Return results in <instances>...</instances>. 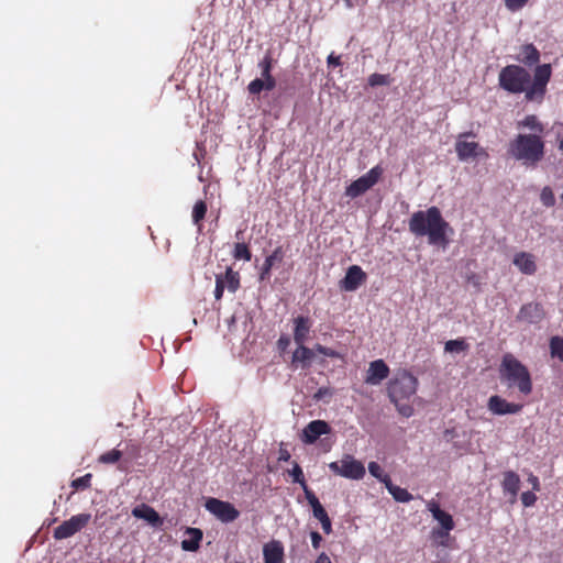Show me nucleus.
<instances>
[{"mask_svg": "<svg viewBox=\"0 0 563 563\" xmlns=\"http://www.w3.org/2000/svg\"><path fill=\"white\" fill-rule=\"evenodd\" d=\"M552 76L550 64L538 65L531 81L530 73L519 65H507L499 71L498 84L509 93L525 92L527 101L541 103L547 93V86Z\"/></svg>", "mask_w": 563, "mask_h": 563, "instance_id": "obj_1", "label": "nucleus"}, {"mask_svg": "<svg viewBox=\"0 0 563 563\" xmlns=\"http://www.w3.org/2000/svg\"><path fill=\"white\" fill-rule=\"evenodd\" d=\"M517 134L508 144V154L525 166H537L545 155V126L536 114H528L517 122Z\"/></svg>", "mask_w": 563, "mask_h": 563, "instance_id": "obj_2", "label": "nucleus"}, {"mask_svg": "<svg viewBox=\"0 0 563 563\" xmlns=\"http://www.w3.org/2000/svg\"><path fill=\"white\" fill-rule=\"evenodd\" d=\"M408 227L413 235L427 236L429 244L443 249L450 243L449 234L453 233L452 227L435 206L428 208L426 211L413 212Z\"/></svg>", "mask_w": 563, "mask_h": 563, "instance_id": "obj_3", "label": "nucleus"}, {"mask_svg": "<svg viewBox=\"0 0 563 563\" xmlns=\"http://www.w3.org/2000/svg\"><path fill=\"white\" fill-rule=\"evenodd\" d=\"M500 377L509 387L516 386L523 395L532 391V379L529 369L512 354H505L500 364Z\"/></svg>", "mask_w": 563, "mask_h": 563, "instance_id": "obj_4", "label": "nucleus"}, {"mask_svg": "<svg viewBox=\"0 0 563 563\" xmlns=\"http://www.w3.org/2000/svg\"><path fill=\"white\" fill-rule=\"evenodd\" d=\"M418 379L410 372L404 369L391 378L387 386V394L391 402L408 400L417 391Z\"/></svg>", "mask_w": 563, "mask_h": 563, "instance_id": "obj_5", "label": "nucleus"}, {"mask_svg": "<svg viewBox=\"0 0 563 563\" xmlns=\"http://www.w3.org/2000/svg\"><path fill=\"white\" fill-rule=\"evenodd\" d=\"M329 468L335 475L350 479H362L365 475L363 463L355 460L352 455H344L342 460L331 462Z\"/></svg>", "mask_w": 563, "mask_h": 563, "instance_id": "obj_6", "label": "nucleus"}, {"mask_svg": "<svg viewBox=\"0 0 563 563\" xmlns=\"http://www.w3.org/2000/svg\"><path fill=\"white\" fill-rule=\"evenodd\" d=\"M382 175H383V168L379 165L374 166L366 174H364L356 180L352 181L345 188V196H347L352 199L362 196L368 189H371L374 185L377 184V181L379 180Z\"/></svg>", "mask_w": 563, "mask_h": 563, "instance_id": "obj_7", "label": "nucleus"}, {"mask_svg": "<svg viewBox=\"0 0 563 563\" xmlns=\"http://www.w3.org/2000/svg\"><path fill=\"white\" fill-rule=\"evenodd\" d=\"M91 520L90 514H78L63 521L53 531L55 540H64L81 531Z\"/></svg>", "mask_w": 563, "mask_h": 563, "instance_id": "obj_8", "label": "nucleus"}, {"mask_svg": "<svg viewBox=\"0 0 563 563\" xmlns=\"http://www.w3.org/2000/svg\"><path fill=\"white\" fill-rule=\"evenodd\" d=\"M205 507L223 523L233 522L240 517V511L231 503L214 497L208 498Z\"/></svg>", "mask_w": 563, "mask_h": 563, "instance_id": "obj_9", "label": "nucleus"}, {"mask_svg": "<svg viewBox=\"0 0 563 563\" xmlns=\"http://www.w3.org/2000/svg\"><path fill=\"white\" fill-rule=\"evenodd\" d=\"M473 136L472 132L461 133L455 143V152L460 161H468L478 156H487V152L477 142L466 141L465 139Z\"/></svg>", "mask_w": 563, "mask_h": 563, "instance_id": "obj_10", "label": "nucleus"}, {"mask_svg": "<svg viewBox=\"0 0 563 563\" xmlns=\"http://www.w3.org/2000/svg\"><path fill=\"white\" fill-rule=\"evenodd\" d=\"M305 497L312 509L313 517L320 521L323 532L330 534L332 532V522L318 497L313 492H306Z\"/></svg>", "mask_w": 563, "mask_h": 563, "instance_id": "obj_11", "label": "nucleus"}, {"mask_svg": "<svg viewBox=\"0 0 563 563\" xmlns=\"http://www.w3.org/2000/svg\"><path fill=\"white\" fill-rule=\"evenodd\" d=\"M487 407L494 415L504 416L518 413L521 411L523 406L520 404L509 402L500 396L494 395L489 397Z\"/></svg>", "mask_w": 563, "mask_h": 563, "instance_id": "obj_12", "label": "nucleus"}, {"mask_svg": "<svg viewBox=\"0 0 563 563\" xmlns=\"http://www.w3.org/2000/svg\"><path fill=\"white\" fill-rule=\"evenodd\" d=\"M331 428L324 420H313L302 430L301 440L307 444L314 443L321 435L329 434Z\"/></svg>", "mask_w": 563, "mask_h": 563, "instance_id": "obj_13", "label": "nucleus"}, {"mask_svg": "<svg viewBox=\"0 0 563 563\" xmlns=\"http://www.w3.org/2000/svg\"><path fill=\"white\" fill-rule=\"evenodd\" d=\"M545 316L544 309L539 302H528L523 305L518 314L517 320L527 323H538Z\"/></svg>", "mask_w": 563, "mask_h": 563, "instance_id": "obj_14", "label": "nucleus"}, {"mask_svg": "<svg viewBox=\"0 0 563 563\" xmlns=\"http://www.w3.org/2000/svg\"><path fill=\"white\" fill-rule=\"evenodd\" d=\"M365 272L358 265L347 268L345 277L341 282V288L346 291L356 290L366 280Z\"/></svg>", "mask_w": 563, "mask_h": 563, "instance_id": "obj_15", "label": "nucleus"}, {"mask_svg": "<svg viewBox=\"0 0 563 563\" xmlns=\"http://www.w3.org/2000/svg\"><path fill=\"white\" fill-rule=\"evenodd\" d=\"M389 367L383 360H376L369 363L365 383L378 385L389 375Z\"/></svg>", "mask_w": 563, "mask_h": 563, "instance_id": "obj_16", "label": "nucleus"}, {"mask_svg": "<svg viewBox=\"0 0 563 563\" xmlns=\"http://www.w3.org/2000/svg\"><path fill=\"white\" fill-rule=\"evenodd\" d=\"M132 516L137 519H144L152 527H161L163 525V519L159 514L147 504L137 505L132 509Z\"/></svg>", "mask_w": 563, "mask_h": 563, "instance_id": "obj_17", "label": "nucleus"}, {"mask_svg": "<svg viewBox=\"0 0 563 563\" xmlns=\"http://www.w3.org/2000/svg\"><path fill=\"white\" fill-rule=\"evenodd\" d=\"M427 509L432 514V517L440 523L441 529L453 530L454 529V520L452 516L442 510L440 505L434 499H431L427 503Z\"/></svg>", "mask_w": 563, "mask_h": 563, "instance_id": "obj_18", "label": "nucleus"}, {"mask_svg": "<svg viewBox=\"0 0 563 563\" xmlns=\"http://www.w3.org/2000/svg\"><path fill=\"white\" fill-rule=\"evenodd\" d=\"M298 347L294 351L291 356V364L295 368H308L312 358L314 357V349H309L305 343L297 344Z\"/></svg>", "mask_w": 563, "mask_h": 563, "instance_id": "obj_19", "label": "nucleus"}, {"mask_svg": "<svg viewBox=\"0 0 563 563\" xmlns=\"http://www.w3.org/2000/svg\"><path fill=\"white\" fill-rule=\"evenodd\" d=\"M512 263L526 275H533L537 272L536 257L531 253L519 252L515 254Z\"/></svg>", "mask_w": 563, "mask_h": 563, "instance_id": "obj_20", "label": "nucleus"}, {"mask_svg": "<svg viewBox=\"0 0 563 563\" xmlns=\"http://www.w3.org/2000/svg\"><path fill=\"white\" fill-rule=\"evenodd\" d=\"M264 563H282L284 560V547L280 541L272 540L263 548Z\"/></svg>", "mask_w": 563, "mask_h": 563, "instance_id": "obj_21", "label": "nucleus"}, {"mask_svg": "<svg viewBox=\"0 0 563 563\" xmlns=\"http://www.w3.org/2000/svg\"><path fill=\"white\" fill-rule=\"evenodd\" d=\"M285 256V252L283 250V246H277L271 255H268L260 272V280H266L271 277V271L272 268L278 264L282 263Z\"/></svg>", "mask_w": 563, "mask_h": 563, "instance_id": "obj_22", "label": "nucleus"}, {"mask_svg": "<svg viewBox=\"0 0 563 563\" xmlns=\"http://www.w3.org/2000/svg\"><path fill=\"white\" fill-rule=\"evenodd\" d=\"M311 329V321L308 317L298 316L294 319V341L296 344L305 343Z\"/></svg>", "mask_w": 563, "mask_h": 563, "instance_id": "obj_23", "label": "nucleus"}, {"mask_svg": "<svg viewBox=\"0 0 563 563\" xmlns=\"http://www.w3.org/2000/svg\"><path fill=\"white\" fill-rule=\"evenodd\" d=\"M516 59L525 66L531 67L539 63L540 52L533 44H525L520 47Z\"/></svg>", "mask_w": 563, "mask_h": 563, "instance_id": "obj_24", "label": "nucleus"}, {"mask_svg": "<svg viewBox=\"0 0 563 563\" xmlns=\"http://www.w3.org/2000/svg\"><path fill=\"white\" fill-rule=\"evenodd\" d=\"M501 486L505 493L511 495L515 499L518 495L520 488V477L514 471H507L504 473V479L501 482Z\"/></svg>", "mask_w": 563, "mask_h": 563, "instance_id": "obj_25", "label": "nucleus"}, {"mask_svg": "<svg viewBox=\"0 0 563 563\" xmlns=\"http://www.w3.org/2000/svg\"><path fill=\"white\" fill-rule=\"evenodd\" d=\"M216 278L222 279V285H224V289H228L230 292H235L240 288V274L232 269V267H227L224 274H218Z\"/></svg>", "mask_w": 563, "mask_h": 563, "instance_id": "obj_26", "label": "nucleus"}, {"mask_svg": "<svg viewBox=\"0 0 563 563\" xmlns=\"http://www.w3.org/2000/svg\"><path fill=\"white\" fill-rule=\"evenodd\" d=\"M186 533L191 538L181 541V549L189 552L197 551L203 537L202 531L198 528H187Z\"/></svg>", "mask_w": 563, "mask_h": 563, "instance_id": "obj_27", "label": "nucleus"}, {"mask_svg": "<svg viewBox=\"0 0 563 563\" xmlns=\"http://www.w3.org/2000/svg\"><path fill=\"white\" fill-rule=\"evenodd\" d=\"M385 487L393 496V498L398 503H409L413 498L406 488L394 485L391 481L386 483Z\"/></svg>", "mask_w": 563, "mask_h": 563, "instance_id": "obj_28", "label": "nucleus"}, {"mask_svg": "<svg viewBox=\"0 0 563 563\" xmlns=\"http://www.w3.org/2000/svg\"><path fill=\"white\" fill-rule=\"evenodd\" d=\"M207 211H208V207H207L206 201L198 200L194 205L192 213H191L192 222L198 227L199 230L202 227V220L205 219Z\"/></svg>", "mask_w": 563, "mask_h": 563, "instance_id": "obj_29", "label": "nucleus"}, {"mask_svg": "<svg viewBox=\"0 0 563 563\" xmlns=\"http://www.w3.org/2000/svg\"><path fill=\"white\" fill-rule=\"evenodd\" d=\"M232 255L236 261L243 260L245 262H250L252 258V252L249 245L244 242H238L234 244Z\"/></svg>", "mask_w": 563, "mask_h": 563, "instance_id": "obj_30", "label": "nucleus"}, {"mask_svg": "<svg viewBox=\"0 0 563 563\" xmlns=\"http://www.w3.org/2000/svg\"><path fill=\"white\" fill-rule=\"evenodd\" d=\"M288 473L292 477L294 483H298L301 486L305 494H306V492H312L308 487L306 479H305L302 468L300 467V465L298 463L295 462L292 468Z\"/></svg>", "mask_w": 563, "mask_h": 563, "instance_id": "obj_31", "label": "nucleus"}, {"mask_svg": "<svg viewBox=\"0 0 563 563\" xmlns=\"http://www.w3.org/2000/svg\"><path fill=\"white\" fill-rule=\"evenodd\" d=\"M368 472L372 476L377 478L384 485H386V483L391 481L390 476L388 474L384 473L383 468L380 467V465L377 462H369Z\"/></svg>", "mask_w": 563, "mask_h": 563, "instance_id": "obj_32", "label": "nucleus"}, {"mask_svg": "<svg viewBox=\"0 0 563 563\" xmlns=\"http://www.w3.org/2000/svg\"><path fill=\"white\" fill-rule=\"evenodd\" d=\"M468 349V344L464 339L450 340L445 343L444 350L445 352H464Z\"/></svg>", "mask_w": 563, "mask_h": 563, "instance_id": "obj_33", "label": "nucleus"}, {"mask_svg": "<svg viewBox=\"0 0 563 563\" xmlns=\"http://www.w3.org/2000/svg\"><path fill=\"white\" fill-rule=\"evenodd\" d=\"M367 80H368V85L371 87H377V86L390 85L393 81V78L390 77V75L375 73V74H372Z\"/></svg>", "mask_w": 563, "mask_h": 563, "instance_id": "obj_34", "label": "nucleus"}, {"mask_svg": "<svg viewBox=\"0 0 563 563\" xmlns=\"http://www.w3.org/2000/svg\"><path fill=\"white\" fill-rule=\"evenodd\" d=\"M122 457V452L120 450L113 449L103 454H101L98 461L102 464H114L120 461Z\"/></svg>", "mask_w": 563, "mask_h": 563, "instance_id": "obj_35", "label": "nucleus"}, {"mask_svg": "<svg viewBox=\"0 0 563 563\" xmlns=\"http://www.w3.org/2000/svg\"><path fill=\"white\" fill-rule=\"evenodd\" d=\"M92 475L90 473L85 474L78 478L71 481L70 486L76 490H84L90 487Z\"/></svg>", "mask_w": 563, "mask_h": 563, "instance_id": "obj_36", "label": "nucleus"}, {"mask_svg": "<svg viewBox=\"0 0 563 563\" xmlns=\"http://www.w3.org/2000/svg\"><path fill=\"white\" fill-rule=\"evenodd\" d=\"M552 356H556L563 362V338L554 336L550 341Z\"/></svg>", "mask_w": 563, "mask_h": 563, "instance_id": "obj_37", "label": "nucleus"}, {"mask_svg": "<svg viewBox=\"0 0 563 563\" xmlns=\"http://www.w3.org/2000/svg\"><path fill=\"white\" fill-rule=\"evenodd\" d=\"M273 62V57L269 54H266L264 58L258 63L262 78L272 76Z\"/></svg>", "mask_w": 563, "mask_h": 563, "instance_id": "obj_38", "label": "nucleus"}, {"mask_svg": "<svg viewBox=\"0 0 563 563\" xmlns=\"http://www.w3.org/2000/svg\"><path fill=\"white\" fill-rule=\"evenodd\" d=\"M540 200H541L542 205L548 208L553 207L555 205V197H554V194H553V190L551 189V187H549V186L543 187V189L541 190V194H540Z\"/></svg>", "mask_w": 563, "mask_h": 563, "instance_id": "obj_39", "label": "nucleus"}, {"mask_svg": "<svg viewBox=\"0 0 563 563\" xmlns=\"http://www.w3.org/2000/svg\"><path fill=\"white\" fill-rule=\"evenodd\" d=\"M314 351L319 354H322L327 357H331V358H342V355L341 353H339L338 351L331 349V347H328V346H324V345H321V344H316L314 345Z\"/></svg>", "mask_w": 563, "mask_h": 563, "instance_id": "obj_40", "label": "nucleus"}, {"mask_svg": "<svg viewBox=\"0 0 563 563\" xmlns=\"http://www.w3.org/2000/svg\"><path fill=\"white\" fill-rule=\"evenodd\" d=\"M450 531L451 530H445V529H433L431 532V536L434 540H437V539L440 540V543H439L440 545L448 547V539L450 536Z\"/></svg>", "mask_w": 563, "mask_h": 563, "instance_id": "obj_41", "label": "nucleus"}, {"mask_svg": "<svg viewBox=\"0 0 563 563\" xmlns=\"http://www.w3.org/2000/svg\"><path fill=\"white\" fill-rule=\"evenodd\" d=\"M247 90L251 95H260L262 90H265L263 78L252 80L247 86Z\"/></svg>", "mask_w": 563, "mask_h": 563, "instance_id": "obj_42", "label": "nucleus"}, {"mask_svg": "<svg viewBox=\"0 0 563 563\" xmlns=\"http://www.w3.org/2000/svg\"><path fill=\"white\" fill-rule=\"evenodd\" d=\"M529 0H504L505 7L510 12H517L527 5Z\"/></svg>", "mask_w": 563, "mask_h": 563, "instance_id": "obj_43", "label": "nucleus"}, {"mask_svg": "<svg viewBox=\"0 0 563 563\" xmlns=\"http://www.w3.org/2000/svg\"><path fill=\"white\" fill-rule=\"evenodd\" d=\"M396 408H397V411L402 416V417H406V418H409L413 415V407L409 404H402L401 401L399 402H393Z\"/></svg>", "mask_w": 563, "mask_h": 563, "instance_id": "obj_44", "label": "nucleus"}, {"mask_svg": "<svg viewBox=\"0 0 563 563\" xmlns=\"http://www.w3.org/2000/svg\"><path fill=\"white\" fill-rule=\"evenodd\" d=\"M537 496L532 492H525L521 494V503L525 507H531L536 504Z\"/></svg>", "mask_w": 563, "mask_h": 563, "instance_id": "obj_45", "label": "nucleus"}, {"mask_svg": "<svg viewBox=\"0 0 563 563\" xmlns=\"http://www.w3.org/2000/svg\"><path fill=\"white\" fill-rule=\"evenodd\" d=\"M224 292V285H222V279L216 278V288H214V298L216 300H221Z\"/></svg>", "mask_w": 563, "mask_h": 563, "instance_id": "obj_46", "label": "nucleus"}, {"mask_svg": "<svg viewBox=\"0 0 563 563\" xmlns=\"http://www.w3.org/2000/svg\"><path fill=\"white\" fill-rule=\"evenodd\" d=\"M311 544L313 549H319L322 542V536L318 531L310 532Z\"/></svg>", "mask_w": 563, "mask_h": 563, "instance_id": "obj_47", "label": "nucleus"}, {"mask_svg": "<svg viewBox=\"0 0 563 563\" xmlns=\"http://www.w3.org/2000/svg\"><path fill=\"white\" fill-rule=\"evenodd\" d=\"M327 63L330 67H336L341 65V56L334 55V53H331L328 58Z\"/></svg>", "mask_w": 563, "mask_h": 563, "instance_id": "obj_48", "label": "nucleus"}, {"mask_svg": "<svg viewBox=\"0 0 563 563\" xmlns=\"http://www.w3.org/2000/svg\"><path fill=\"white\" fill-rule=\"evenodd\" d=\"M289 460H290V453L286 448L283 446V443H282L280 448H279L278 461L288 462Z\"/></svg>", "mask_w": 563, "mask_h": 563, "instance_id": "obj_49", "label": "nucleus"}, {"mask_svg": "<svg viewBox=\"0 0 563 563\" xmlns=\"http://www.w3.org/2000/svg\"><path fill=\"white\" fill-rule=\"evenodd\" d=\"M265 90H273L276 87V79L272 76L263 78Z\"/></svg>", "mask_w": 563, "mask_h": 563, "instance_id": "obj_50", "label": "nucleus"}, {"mask_svg": "<svg viewBox=\"0 0 563 563\" xmlns=\"http://www.w3.org/2000/svg\"><path fill=\"white\" fill-rule=\"evenodd\" d=\"M290 343V340L288 336L282 335L277 341L278 349L284 352Z\"/></svg>", "mask_w": 563, "mask_h": 563, "instance_id": "obj_51", "label": "nucleus"}, {"mask_svg": "<svg viewBox=\"0 0 563 563\" xmlns=\"http://www.w3.org/2000/svg\"><path fill=\"white\" fill-rule=\"evenodd\" d=\"M528 481L531 484L533 490H540V482L536 475L531 474Z\"/></svg>", "mask_w": 563, "mask_h": 563, "instance_id": "obj_52", "label": "nucleus"}, {"mask_svg": "<svg viewBox=\"0 0 563 563\" xmlns=\"http://www.w3.org/2000/svg\"><path fill=\"white\" fill-rule=\"evenodd\" d=\"M314 563H332V561L327 553L322 552L318 555Z\"/></svg>", "mask_w": 563, "mask_h": 563, "instance_id": "obj_53", "label": "nucleus"}, {"mask_svg": "<svg viewBox=\"0 0 563 563\" xmlns=\"http://www.w3.org/2000/svg\"><path fill=\"white\" fill-rule=\"evenodd\" d=\"M329 390L327 388H320L317 394L314 395V398L321 399L324 395H328Z\"/></svg>", "mask_w": 563, "mask_h": 563, "instance_id": "obj_54", "label": "nucleus"}, {"mask_svg": "<svg viewBox=\"0 0 563 563\" xmlns=\"http://www.w3.org/2000/svg\"><path fill=\"white\" fill-rule=\"evenodd\" d=\"M242 235H243V232H242V231H239V232H236L235 238H236L238 240H242V239H243V236H242Z\"/></svg>", "mask_w": 563, "mask_h": 563, "instance_id": "obj_55", "label": "nucleus"}, {"mask_svg": "<svg viewBox=\"0 0 563 563\" xmlns=\"http://www.w3.org/2000/svg\"><path fill=\"white\" fill-rule=\"evenodd\" d=\"M559 150L563 152V137L559 142Z\"/></svg>", "mask_w": 563, "mask_h": 563, "instance_id": "obj_56", "label": "nucleus"}]
</instances>
